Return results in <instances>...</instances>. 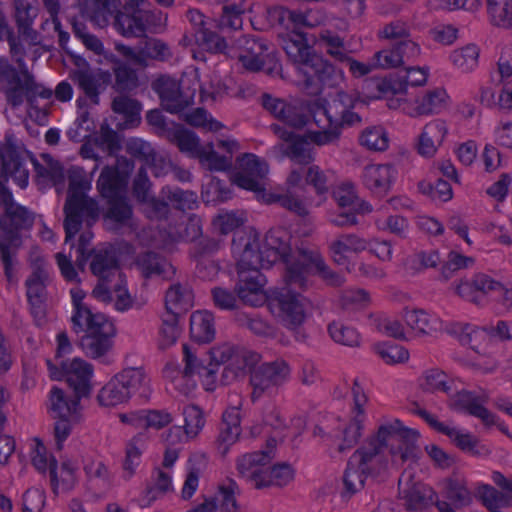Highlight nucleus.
I'll return each instance as SVG.
<instances>
[{"mask_svg":"<svg viewBox=\"0 0 512 512\" xmlns=\"http://www.w3.org/2000/svg\"><path fill=\"white\" fill-rule=\"evenodd\" d=\"M419 433L406 428L395 419L378 428L377 434L358 448L350 460L343 475L342 498H351L364 488L368 475L377 474L384 467L382 452L390 447V454L395 464L416 462L421 454L417 444Z\"/></svg>","mask_w":512,"mask_h":512,"instance_id":"obj_1","label":"nucleus"},{"mask_svg":"<svg viewBox=\"0 0 512 512\" xmlns=\"http://www.w3.org/2000/svg\"><path fill=\"white\" fill-rule=\"evenodd\" d=\"M238 162L240 170L234 176V183L238 187L254 192L258 199L266 203H277L301 218L308 216L307 202L298 193L305 188L301 184L303 174L300 170L294 169L289 173L285 193H266L263 179L268 173L267 164L254 154H244L238 158Z\"/></svg>","mask_w":512,"mask_h":512,"instance_id":"obj_2","label":"nucleus"},{"mask_svg":"<svg viewBox=\"0 0 512 512\" xmlns=\"http://www.w3.org/2000/svg\"><path fill=\"white\" fill-rule=\"evenodd\" d=\"M16 57L19 71L9 62L6 57L0 56V83L8 104L17 108L26 99L27 103L35 106L37 97L50 99L53 91L36 82L34 75L28 70L25 64V49L23 54H12Z\"/></svg>","mask_w":512,"mask_h":512,"instance_id":"obj_3","label":"nucleus"},{"mask_svg":"<svg viewBox=\"0 0 512 512\" xmlns=\"http://www.w3.org/2000/svg\"><path fill=\"white\" fill-rule=\"evenodd\" d=\"M86 185L87 182L78 173L70 171L68 194L63 207V226L65 243H70L71 247H74V237L80 231L83 221L91 226L99 218L98 203L84 193Z\"/></svg>","mask_w":512,"mask_h":512,"instance_id":"obj_4","label":"nucleus"},{"mask_svg":"<svg viewBox=\"0 0 512 512\" xmlns=\"http://www.w3.org/2000/svg\"><path fill=\"white\" fill-rule=\"evenodd\" d=\"M284 279V287L271 291L269 305L272 310H277L284 325L294 331L295 339L303 342L307 336L301 326L306 320L311 302L301 293L304 290L300 285L290 283L289 267L285 271Z\"/></svg>","mask_w":512,"mask_h":512,"instance_id":"obj_5","label":"nucleus"},{"mask_svg":"<svg viewBox=\"0 0 512 512\" xmlns=\"http://www.w3.org/2000/svg\"><path fill=\"white\" fill-rule=\"evenodd\" d=\"M33 223V213L19 204L0 215V259L9 283L14 280L13 265L22 244L20 231L31 228Z\"/></svg>","mask_w":512,"mask_h":512,"instance_id":"obj_6","label":"nucleus"},{"mask_svg":"<svg viewBox=\"0 0 512 512\" xmlns=\"http://www.w3.org/2000/svg\"><path fill=\"white\" fill-rule=\"evenodd\" d=\"M288 267L290 283L300 285L303 290H308L312 285V274L319 275L327 285L333 287H339L345 282L341 274L329 268L318 251L299 249L297 259Z\"/></svg>","mask_w":512,"mask_h":512,"instance_id":"obj_7","label":"nucleus"},{"mask_svg":"<svg viewBox=\"0 0 512 512\" xmlns=\"http://www.w3.org/2000/svg\"><path fill=\"white\" fill-rule=\"evenodd\" d=\"M291 378V366L283 358L257 364L251 370L249 384L252 388L250 399L256 403L263 396H271Z\"/></svg>","mask_w":512,"mask_h":512,"instance_id":"obj_8","label":"nucleus"},{"mask_svg":"<svg viewBox=\"0 0 512 512\" xmlns=\"http://www.w3.org/2000/svg\"><path fill=\"white\" fill-rule=\"evenodd\" d=\"M242 66L250 72L264 71L269 76L279 75L282 65L275 50H270L267 41L254 35H243L238 39Z\"/></svg>","mask_w":512,"mask_h":512,"instance_id":"obj_9","label":"nucleus"},{"mask_svg":"<svg viewBox=\"0 0 512 512\" xmlns=\"http://www.w3.org/2000/svg\"><path fill=\"white\" fill-rule=\"evenodd\" d=\"M0 205L4 212L17 204L7 188L9 177L22 189L26 188L29 180V170L25 167V159L19 149L9 141L0 147Z\"/></svg>","mask_w":512,"mask_h":512,"instance_id":"obj_10","label":"nucleus"},{"mask_svg":"<svg viewBox=\"0 0 512 512\" xmlns=\"http://www.w3.org/2000/svg\"><path fill=\"white\" fill-rule=\"evenodd\" d=\"M399 494L407 510L413 512H426L433 505L439 512H457L445 500H438L437 493L432 487L413 481V475L404 471L398 481Z\"/></svg>","mask_w":512,"mask_h":512,"instance_id":"obj_11","label":"nucleus"},{"mask_svg":"<svg viewBox=\"0 0 512 512\" xmlns=\"http://www.w3.org/2000/svg\"><path fill=\"white\" fill-rule=\"evenodd\" d=\"M51 282L45 262L37 258L32 264V271L25 280L26 296L30 313L37 326L46 322L47 286Z\"/></svg>","mask_w":512,"mask_h":512,"instance_id":"obj_12","label":"nucleus"},{"mask_svg":"<svg viewBox=\"0 0 512 512\" xmlns=\"http://www.w3.org/2000/svg\"><path fill=\"white\" fill-rule=\"evenodd\" d=\"M47 367L54 379L64 378L69 387L78 398L88 397L91 392V378L93 366L81 358H74L72 361L62 360L58 368L52 360H47Z\"/></svg>","mask_w":512,"mask_h":512,"instance_id":"obj_13","label":"nucleus"},{"mask_svg":"<svg viewBox=\"0 0 512 512\" xmlns=\"http://www.w3.org/2000/svg\"><path fill=\"white\" fill-rule=\"evenodd\" d=\"M115 336L116 327L107 319L85 333L80 338L79 345L87 357L108 365L112 362L109 355L114 347Z\"/></svg>","mask_w":512,"mask_h":512,"instance_id":"obj_14","label":"nucleus"},{"mask_svg":"<svg viewBox=\"0 0 512 512\" xmlns=\"http://www.w3.org/2000/svg\"><path fill=\"white\" fill-rule=\"evenodd\" d=\"M303 75V89L309 95H318L325 86H336L341 79L342 72L322 56L315 54L309 59L303 68H300Z\"/></svg>","mask_w":512,"mask_h":512,"instance_id":"obj_15","label":"nucleus"},{"mask_svg":"<svg viewBox=\"0 0 512 512\" xmlns=\"http://www.w3.org/2000/svg\"><path fill=\"white\" fill-rule=\"evenodd\" d=\"M448 396L449 399L447 406L451 410L456 412H465L474 416L480 419L487 427H491L493 424H496V415L484 406L488 400L487 395H477L475 392L466 389H458L455 385V390Z\"/></svg>","mask_w":512,"mask_h":512,"instance_id":"obj_16","label":"nucleus"},{"mask_svg":"<svg viewBox=\"0 0 512 512\" xmlns=\"http://www.w3.org/2000/svg\"><path fill=\"white\" fill-rule=\"evenodd\" d=\"M231 250L233 256L237 259V267L270 268V265H266L262 244H260L259 236L255 232H235Z\"/></svg>","mask_w":512,"mask_h":512,"instance_id":"obj_17","label":"nucleus"},{"mask_svg":"<svg viewBox=\"0 0 512 512\" xmlns=\"http://www.w3.org/2000/svg\"><path fill=\"white\" fill-rule=\"evenodd\" d=\"M90 259V270L100 281H112L113 277L121 278L119 258L112 245H102L88 251L84 260L77 258L78 266L83 269L84 263Z\"/></svg>","mask_w":512,"mask_h":512,"instance_id":"obj_18","label":"nucleus"},{"mask_svg":"<svg viewBox=\"0 0 512 512\" xmlns=\"http://www.w3.org/2000/svg\"><path fill=\"white\" fill-rule=\"evenodd\" d=\"M244 9L241 5L233 3L222 7V14L219 19H206V17L197 9H190L186 13L187 19L193 25L194 33L196 30H204L209 25L217 26L221 32L236 31L242 28V14Z\"/></svg>","mask_w":512,"mask_h":512,"instance_id":"obj_19","label":"nucleus"},{"mask_svg":"<svg viewBox=\"0 0 512 512\" xmlns=\"http://www.w3.org/2000/svg\"><path fill=\"white\" fill-rule=\"evenodd\" d=\"M151 88L170 113H179L193 104L194 94L181 90L180 83L169 76H160L152 82Z\"/></svg>","mask_w":512,"mask_h":512,"instance_id":"obj_20","label":"nucleus"},{"mask_svg":"<svg viewBox=\"0 0 512 512\" xmlns=\"http://www.w3.org/2000/svg\"><path fill=\"white\" fill-rule=\"evenodd\" d=\"M103 221L106 229L116 234L135 229L133 207L126 195L106 200Z\"/></svg>","mask_w":512,"mask_h":512,"instance_id":"obj_21","label":"nucleus"},{"mask_svg":"<svg viewBox=\"0 0 512 512\" xmlns=\"http://www.w3.org/2000/svg\"><path fill=\"white\" fill-rule=\"evenodd\" d=\"M500 282L487 274L477 273L470 280L461 281L455 293L462 299L476 305H484L488 299L495 300Z\"/></svg>","mask_w":512,"mask_h":512,"instance_id":"obj_22","label":"nucleus"},{"mask_svg":"<svg viewBox=\"0 0 512 512\" xmlns=\"http://www.w3.org/2000/svg\"><path fill=\"white\" fill-rule=\"evenodd\" d=\"M69 78L85 95L77 99L79 108H83L86 105V99H90L93 104L97 105L101 90L111 82V74L109 72L100 71L95 74L84 69L71 71Z\"/></svg>","mask_w":512,"mask_h":512,"instance_id":"obj_23","label":"nucleus"},{"mask_svg":"<svg viewBox=\"0 0 512 512\" xmlns=\"http://www.w3.org/2000/svg\"><path fill=\"white\" fill-rule=\"evenodd\" d=\"M272 129L284 141L283 151L292 161L307 165L314 160L311 147V143L314 142L308 136L310 131H307L305 135H298L279 125H272Z\"/></svg>","mask_w":512,"mask_h":512,"instance_id":"obj_24","label":"nucleus"},{"mask_svg":"<svg viewBox=\"0 0 512 512\" xmlns=\"http://www.w3.org/2000/svg\"><path fill=\"white\" fill-rule=\"evenodd\" d=\"M290 239L289 232L283 228H273L266 233L262 243L266 265L271 267L277 261L282 260L287 268L297 259V256L291 259Z\"/></svg>","mask_w":512,"mask_h":512,"instance_id":"obj_25","label":"nucleus"},{"mask_svg":"<svg viewBox=\"0 0 512 512\" xmlns=\"http://www.w3.org/2000/svg\"><path fill=\"white\" fill-rule=\"evenodd\" d=\"M397 171L391 164H369L362 171V184L372 195L382 198L391 190Z\"/></svg>","mask_w":512,"mask_h":512,"instance_id":"obj_26","label":"nucleus"},{"mask_svg":"<svg viewBox=\"0 0 512 512\" xmlns=\"http://www.w3.org/2000/svg\"><path fill=\"white\" fill-rule=\"evenodd\" d=\"M262 267H237L238 281L235 285V292L239 299L252 306L256 305L255 297L262 292L266 284V278L261 273Z\"/></svg>","mask_w":512,"mask_h":512,"instance_id":"obj_27","label":"nucleus"},{"mask_svg":"<svg viewBox=\"0 0 512 512\" xmlns=\"http://www.w3.org/2000/svg\"><path fill=\"white\" fill-rule=\"evenodd\" d=\"M261 355L255 351L249 350L242 346H237L232 360L225 365L221 375L223 385H229L238 378L244 377L249 371L256 367L260 362Z\"/></svg>","mask_w":512,"mask_h":512,"instance_id":"obj_28","label":"nucleus"},{"mask_svg":"<svg viewBox=\"0 0 512 512\" xmlns=\"http://www.w3.org/2000/svg\"><path fill=\"white\" fill-rule=\"evenodd\" d=\"M36 0H14V13L18 33L33 46L40 44L39 33L32 28L38 15Z\"/></svg>","mask_w":512,"mask_h":512,"instance_id":"obj_29","label":"nucleus"},{"mask_svg":"<svg viewBox=\"0 0 512 512\" xmlns=\"http://www.w3.org/2000/svg\"><path fill=\"white\" fill-rule=\"evenodd\" d=\"M25 159V167L27 168V160L34 166L36 182L38 185H61L64 182L65 174L64 168L61 163L54 160L49 154H43L42 159L44 164L38 162V160L27 151H20Z\"/></svg>","mask_w":512,"mask_h":512,"instance_id":"obj_30","label":"nucleus"},{"mask_svg":"<svg viewBox=\"0 0 512 512\" xmlns=\"http://www.w3.org/2000/svg\"><path fill=\"white\" fill-rule=\"evenodd\" d=\"M134 265L145 279L168 278L175 272L174 267L162 254L152 250L139 252L134 259Z\"/></svg>","mask_w":512,"mask_h":512,"instance_id":"obj_31","label":"nucleus"},{"mask_svg":"<svg viewBox=\"0 0 512 512\" xmlns=\"http://www.w3.org/2000/svg\"><path fill=\"white\" fill-rule=\"evenodd\" d=\"M148 11L131 9L117 11L113 19L114 28L124 37H142L146 34Z\"/></svg>","mask_w":512,"mask_h":512,"instance_id":"obj_32","label":"nucleus"},{"mask_svg":"<svg viewBox=\"0 0 512 512\" xmlns=\"http://www.w3.org/2000/svg\"><path fill=\"white\" fill-rule=\"evenodd\" d=\"M437 432L446 435L453 445L471 456L487 457L491 454L490 446L482 443L477 437L469 432L464 433L455 427L446 425L445 423H442Z\"/></svg>","mask_w":512,"mask_h":512,"instance_id":"obj_33","label":"nucleus"},{"mask_svg":"<svg viewBox=\"0 0 512 512\" xmlns=\"http://www.w3.org/2000/svg\"><path fill=\"white\" fill-rule=\"evenodd\" d=\"M272 460L271 451L247 453L237 461V470L241 478L251 483L256 489L265 471L264 466Z\"/></svg>","mask_w":512,"mask_h":512,"instance_id":"obj_34","label":"nucleus"},{"mask_svg":"<svg viewBox=\"0 0 512 512\" xmlns=\"http://www.w3.org/2000/svg\"><path fill=\"white\" fill-rule=\"evenodd\" d=\"M125 165L127 170H131L133 164L126 158L121 157L117 159V165L106 166L102 169L100 176L97 180V188L104 199L118 197L123 194L122 179L118 169V165Z\"/></svg>","mask_w":512,"mask_h":512,"instance_id":"obj_35","label":"nucleus"},{"mask_svg":"<svg viewBox=\"0 0 512 512\" xmlns=\"http://www.w3.org/2000/svg\"><path fill=\"white\" fill-rule=\"evenodd\" d=\"M447 133L448 128L445 121L435 119L427 123L419 135L418 153L425 157H432L443 143Z\"/></svg>","mask_w":512,"mask_h":512,"instance_id":"obj_36","label":"nucleus"},{"mask_svg":"<svg viewBox=\"0 0 512 512\" xmlns=\"http://www.w3.org/2000/svg\"><path fill=\"white\" fill-rule=\"evenodd\" d=\"M366 239L357 234H341L329 245L333 261L341 266L348 265L347 253H360L368 248Z\"/></svg>","mask_w":512,"mask_h":512,"instance_id":"obj_37","label":"nucleus"},{"mask_svg":"<svg viewBox=\"0 0 512 512\" xmlns=\"http://www.w3.org/2000/svg\"><path fill=\"white\" fill-rule=\"evenodd\" d=\"M117 377L123 388L129 392V398L135 395L144 401L150 398V379L143 368H126Z\"/></svg>","mask_w":512,"mask_h":512,"instance_id":"obj_38","label":"nucleus"},{"mask_svg":"<svg viewBox=\"0 0 512 512\" xmlns=\"http://www.w3.org/2000/svg\"><path fill=\"white\" fill-rule=\"evenodd\" d=\"M361 122L362 118L357 112H354L353 109H347L335 125L328 127V129L309 132L308 136L317 146L334 144L340 139L342 129L345 126H355L361 124Z\"/></svg>","mask_w":512,"mask_h":512,"instance_id":"obj_39","label":"nucleus"},{"mask_svg":"<svg viewBox=\"0 0 512 512\" xmlns=\"http://www.w3.org/2000/svg\"><path fill=\"white\" fill-rule=\"evenodd\" d=\"M240 433L241 427L239 413L236 410L224 412L216 440L217 449L222 456H225L229 447L237 441Z\"/></svg>","mask_w":512,"mask_h":512,"instance_id":"obj_40","label":"nucleus"},{"mask_svg":"<svg viewBox=\"0 0 512 512\" xmlns=\"http://www.w3.org/2000/svg\"><path fill=\"white\" fill-rule=\"evenodd\" d=\"M324 107L319 108L318 113L326 114L328 127L335 125L340 120L347 109H355L361 104L359 98L353 94L339 91L331 101L323 99Z\"/></svg>","mask_w":512,"mask_h":512,"instance_id":"obj_41","label":"nucleus"},{"mask_svg":"<svg viewBox=\"0 0 512 512\" xmlns=\"http://www.w3.org/2000/svg\"><path fill=\"white\" fill-rule=\"evenodd\" d=\"M441 493L446 500L450 501L448 504L454 511L466 507L472 502V494L467 488L466 481L459 477L444 479Z\"/></svg>","mask_w":512,"mask_h":512,"instance_id":"obj_42","label":"nucleus"},{"mask_svg":"<svg viewBox=\"0 0 512 512\" xmlns=\"http://www.w3.org/2000/svg\"><path fill=\"white\" fill-rule=\"evenodd\" d=\"M113 63V72L115 81L113 89L120 93L126 94L136 90L140 83L135 69L129 67L126 63L119 60L115 55L106 56Z\"/></svg>","mask_w":512,"mask_h":512,"instance_id":"obj_43","label":"nucleus"},{"mask_svg":"<svg viewBox=\"0 0 512 512\" xmlns=\"http://www.w3.org/2000/svg\"><path fill=\"white\" fill-rule=\"evenodd\" d=\"M166 140L176 145L182 153L196 159L199 158L205 148L200 145V140L193 131L180 124L175 126Z\"/></svg>","mask_w":512,"mask_h":512,"instance_id":"obj_44","label":"nucleus"},{"mask_svg":"<svg viewBox=\"0 0 512 512\" xmlns=\"http://www.w3.org/2000/svg\"><path fill=\"white\" fill-rule=\"evenodd\" d=\"M190 335L197 343H209L215 338L214 316L207 310L195 311L190 317Z\"/></svg>","mask_w":512,"mask_h":512,"instance_id":"obj_45","label":"nucleus"},{"mask_svg":"<svg viewBox=\"0 0 512 512\" xmlns=\"http://www.w3.org/2000/svg\"><path fill=\"white\" fill-rule=\"evenodd\" d=\"M34 441L35 445L31 453L32 464L41 473L49 471L52 490L54 493H57L59 486L57 460L53 456L48 459L44 444L38 438H35Z\"/></svg>","mask_w":512,"mask_h":512,"instance_id":"obj_46","label":"nucleus"},{"mask_svg":"<svg viewBox=\"0 0 512 512\" xmlns=\"http://www.w3.org/2000/svg\"><path fill=\"white\" fill-rule=\"evenodd\" d=\"M192 293L181 284L172 285L165 295L166 314L180 316L192 307Z\"/></svg>","mask_w":512,"mask_h":512,"instance_id":"obj_47","label":"nucleus"},{"mask_svg":"<svg viewBox=\"0 0 512 512\" xmlns=\"http://www.w3.org/2000/svg\"><path fill=\"white\" fill-rule=\"evenodd\" d=\"M183 361L185 367L183 369L184 376L189 379L194 375L204 376L213 381L216 369L213 368V363L205 364L206 360L198 356L196 349H193L188 344H183Z\"/></svg>","mask_w":512,"mask_h":512,"instance_id":"obj_48","label":"nucleus"},{"mask_svg":"<svg viewBox=\"0 0 512 512\" xmlns=\"http://www.w3.org/2000/svg\"><path fill=\"white\" fill-rule=\"evenodd\" d=\"M332 195L339 209H350L362 213L372 211L368 202L359 199L352 183L341 184L333 191Z\"/></svg>","mask_w":512,"mask_h":512,"instance_id":"obj_49","label":"nucleus"},{"mask_svg":"<svg viewBox=\"0 0 512 512\" xmlns=\"http://www.w3.org/2000/svg\"><path fill=\"white\" fill-rule=\"evenodd\" d=\"M80 399L74 394V398L68 400L62 389L54 386L50 391V409L54 413V418L57 417H72L79 418Z\"/></svg>","mask_w":512,"mask_h":512,"instance_id":"obj_50","label":"nucleus"},{"mask_svg":"<svg viewBox=\"0 0 512 512\" xmlns=\"http://www.w3.org/2000/svg\"><path fill=\"white\" fill-rule=\"evenodd\" d=\"M111 108L116 114L123 116L125 127L133 128L139 125L142 105L138 100L119 95L113 99Z\"/></svg>","mask_w":512,"mask_h":512,"instance_id":"obj_51","label":"nucleus"},{"mask_svg":"<svg viewBox=\"0 0 512 512\" xmlns=\"http://www.w3.org/2000/svg\"><path fill=\"white\" fill-rule=\"evenodd\" d=\"M420 385L424 391L430 393L442 392L451 395L455 390L456 381L444 371L434 368L424 373Z\"/></svg>","mask_w":512,"mask_h":512,"instance_id":"obj_52","label":"nucleus"},{"mask_svg":"<svg viewBox=\"0 0 512 512\" xmlns=\"http://www.w3.org/2000/svg\"><path fill=\"white\" fill-rule=\"evenodd\" d=\"M232 196V184L217 177H211L202 187L201 198L205 204L223 203L230 200Z\"/></svg>","mask_w":512,"mask_h":512,"instance_id":"obj_53","label":"nucleus"},{"mask_svg":"<svg viewBox=\"0 0 512 512\" xmlns=\"http://www.w3.org/2000/svg\"><path fill=\"white\" fill-rule=\"evenodd\" d=\"M364 89L371 99H380L390 95L401 94L402 86L395 82L394 75L389 74L383 78L372 77L365 81Z\"/></svg>","mask_w":512,"mask_h":512,"instance_id":"obj_54","label":"nucleus"},{"mask_svg":"<svg viewBox=\"0 0 512 512\" xmlns=\"http://www.w3.org/2000/svg\"><path fill=\"white\" fill-rule=\"evenodd\" d=\"M161 194L176 210H193L198 205V196L192 190H183L177 186H165L162 188Z\"/></svg>","mask_w":512,"mask_h":512,"instance_id":"obj_55","label":"nucleus"},{"mask_svg":"<svg viewBox=\"0 0 512 512\" xmlns=\"http://www.w3.org/2000/svg\"><path fill=\"white\" fill-rule=\"evenodd\" d=\"M108 317L102 313H93L88 306H80L74 308L71 316L72 330L75 333L85 332L87 333L93 328L105 320Z\"/></svg>","mask_w":512,"mask_h":512,"instance_id":"obj_56","label":"nucleus"},{"mask_svg":"<svg viewBox=\"0 0 512 512\" xmlns=\"http://www.w3.org/2000/svg\"><path fill=\"white\" fill-rule=\"evenodd\" d=\"M492 25L512 29V0H486Z\"/></svg>","mask_w":512,"mask_h":512,"instance_id":"obj_57","label":"nucleus"},{"mask_svg":"<svg viewBox=\"0 0 512 512\" xmlns=\"http://www.w3.org/2000/svg\"><path fill=\"white\" fill-rule=\"evenodd\" d=\"M293 476V469L289 464H276L265 469L262 479L258 480L257 489L269 486H286L293 479Z\"/></svg>","mask_w":512,"mask_h":512,"instance_id":"obj_58","label":"nucleus"},{"mask_svg":"<svg viewBox=\"0 0 512 512\" xmlns=\"http://www.w3.org/2000/svg\"><path fill=\"white\" fill-rule=\"evenodd\" d=\"M297 39H288L285 41L284 50L287 56L294 62L299 64V69L303 68L304 65L309 62L312 56H315V52L306 43V39L303 34L297 33Z\"/></svg>","mask_w":512,"mask_h":512,"instance_id":"obj_59","label":"nucleus"},{"mask_svg":"<svg viewBox=\"0 0 512 512\" xmlns=\"http://www.w3.org/2000/svg\"><path fill=\"white\" fill-rule=\"evenodd\" d=\"M97 399L102 406H116L126 402L130 398L129 392L123 388L117 375H115L102 387Z\"/></svg>","mask_w":512,"mask_h":512,"instance_id":"obj_60","label":"nucleus"},{"mask_svg":"<svg viewBox=\"0 0 512 512\" xmlns=\"http://www.w3.org/2000/svg\"><path fill=\"white\" fill-rule=\"evenodd\" d=\"M449 58L456 68L467 73L478 65L479 48L475 44H468L452 51Z\"/></svg>","mask_w":512,"mask_h":512,"instance_id":"obj_61","label":"nucleus"},{"mask_svg":"<svg viewBox=\"0 0 512 512\" xmlns=\"http://www.w3.org/2000/svg\"><path fill=\"white\" fill-rule=\"evenodd\" d=\"M217 26H208L204 30H196L194 33L195 40L199 46L211 53H224L227 44L223 36H220L213 29Z\"/></svg>","mask_w":512,"mask_h":512,"instance_id":"obj_62","label":"nucleus"},{"mask_svg":"<svg viewBox=\"0 0 512 512\" xmlns=\"http://www.w3.org/2000/svg\"><path fill=\"white\" fill-rule=\"evenodd\" d=\"M360 144L369 150L384 151L388 148V134L382 126L367 127L359 138Z\"/></svg>","mask_w":512,"mask_h":512,"instance_id":"obj_63","label":"nucleus"},{"mask_svg":"<svg viewBox=\"0 0 512 512\" xmlns=\"http://www.w3.org/2000/svg\"><path fill=\"white\" fill-rule=\"evenodd\" d=\"M373 350L386 364L404 363L409 359L408 350L392 342L376 343Z\"/></svg>","mask_w":512,"mask_h":512,"instance_id":"obj_64","label":"nucleus"}]
</instances>
